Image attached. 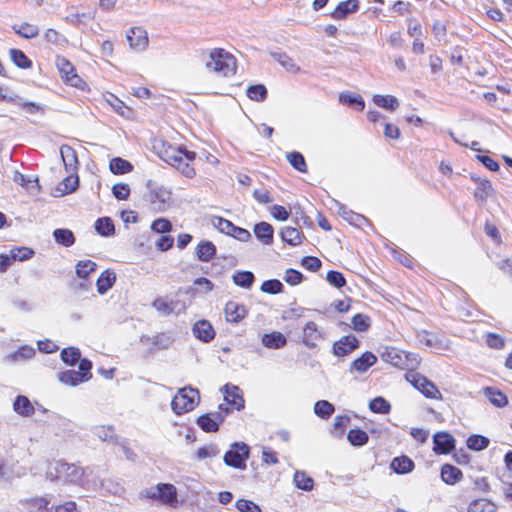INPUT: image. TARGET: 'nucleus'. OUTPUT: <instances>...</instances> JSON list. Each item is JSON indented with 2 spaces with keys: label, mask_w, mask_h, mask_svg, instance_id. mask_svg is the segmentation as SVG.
Segmentation results:
<instances>
[{
  "label": "nucleus",
  "mask_w": 512,
  "mask_h": 512,
  "mask_svg": "<svg viewBox=\"0 0 512 512\" xmlns=\"http://www.w3.org/2000/svg\"><path fill=\"white\" fill-rule=\"evenodd\" d=\"M205 66L209 71H213L224 77L234 75L236 72V59L229 52L221 48H215L210 51Z\"/></svg>",
  "instance_id": "f257e3e1"
},
{
  "label": "nucleus",
  "mask_w": 512,
  "mask_h": 512,
  "mask_svg": "<svg viewBox=\"0 0 512 512\" xmlns=\"http://www.w3.org/2000/svg\"><path fill=\"white\" fill-rule=\"evenodd\" d=\"M199 400V392L194 388H182L173 397L171 409L176 415H182L194 409Z\"/></svg>",
  "instance_id": "f03ea898"
},
{
  "label": "nucleus",
  "mask_w": 512,
  "mask_h": 512,
  "mask_svg": "<svg viewBox=\"0 0 512 512\" xmlns=\"http://www.w3.org/2000/svg\"><path fill=\"white\" fill-rule=\"evenodd\" d=\"M92 363L87 358H83L79 363V370H66L58 373V380L68 386H77L92 378Z\"/></svg>",
  "instance_id": "7ed1b4c3"
},
{
  "label": "nucleus",
  "mask_w": 512,
  "mask_h": 512,
  "mask_svg": "<svg viewBox=\"0 0 512 512\" xmlns=\"http://www.w3.org/2000/svg\"><path fill=\"white\" fill-rule=\"evenodd\" d=\"M142 498L158 500L163 504L173 506L177 503L176 488L172 484L160 483L154 487L142 490Z\"/></svg>",
  "instance_id": "20e7f679"
},
{
  "label": "nucleus",
  "mask_w": 512,
  "mask_h": 512,
  "mask_svg": "<svg viewBox=\"0 0 512 512\" xmlns=\"http://www.w3.org/2000/svg\"><path fill=\"white\" fill-rule=\"evenodd\" d=\"M250 455V447L244 442H234L224 455V463L235 469L245 470Z\"/></svg>",
  "instance_id": "39448f33"
},
{
  "label": "nucleus",
  "mask_w": 512,
  "mask_h": 512,
  "mask_svg": "<svg viewBox=\"0 0 512 512\" xmlns=\"http://www.w3.org/2000/svg\"><path fill=\"white\" fill-rule=\"evenodd\" d=\"M406 378L426 398L442 399V395L436 385L425 376L415 372H409L406 374Z\"/></svg>",
  "instance_id": "423d86ee"
},
{
  "label": "nucleus",
  "mask_w": 512,
  "mask_h": 512,
  "mask_svg": "<svg viewBox=\"0 0 512 512\" xmlns=\"http://www.w3.org/2000/svg\"><path fill=\"white\" fill-rule=\"evenodd\" d=\"M56 477L71 483H80L83 477V469L75 464L58 461L54 467Z\"/></svg>",
  "instance_id": "0eeeda50"
},
{
  "label": "nucleus",
  "mask_w": 512,
  "mask_h": 512,
  "mask_svg": "<svg viewBox=\"0 0 512 512\" xmlns=\"http://www.w3.org/2000/svg\"><path fill=\"white\" fill-rule=\"evenodd\" d=\"M159 156L167 164L174 166L181 164V159L183 158V156H185L187 160H194L196 154L195 152L192 151H187L181 148H176L174 146L168 145L163 146V149L160 151Z\"/></svg>",
  "instance_id": "6e6552de"
},
{
  "label": "nucleus",
  "mask_w": 512,
  "mask_h": 512,
  "mask_svg": "<svg viewBox=\"0 0 512 512\" xmlns=\"http://www.w3.org/2000/svg\"><path fill=\"white\" fill-rule=\"evenodd\" d=\"M171 198V193L163 186L155 187L150 190L147 200L150 202L152 209L156 211H164Z\"/></svg>",
  "instance_id": "1a4fd4ad"
},
{
  "label": "nucleus",
  "mask_w": 512,
  "mask_h": 512,
  "mask_svg": "<svg viewBox=\"0 0 512 512\" xmlns=\"http://www.w3.org/2000/svg\"><path fill=\"white\" fill-rule=\"evenodd\" d=\"M416 339L421 346H425L434 351L446 350L448 349L447 342L438 337L436 334L428 332L426 330H422L417 332Z\"/></svg>",
  "instance_id": "9d476101"
},
{
  "label": "nucleus",
  "mask_w": 512,
  "mask_h": 512,
  "mask_svg": "<svg viewBox=\"0 0 512 512\" xmlns=\"http://www.w3.org/2000/svg\"><path fill=\"white\" fill-rule=\"evenodd\" d=\"M127 41L130 47L138 52L144 51L149 43L146 30L141 27H132L127 32Z\"/></svg>",
  "instance_id": "9b49d317"
},
{
  "label": "nucleus",
  "mask_w": 512,
  "mask_h": 512,
  "mask_svg": "<svg viewBox=\"0 0 512 512\" xmlns=\"http://www.w3.org/2000/svg\"><path fill=\"white\" fill-rule=\"evenodd\" d=\"M223 421L222 412H211L198 417L196 423L205 432H216Z\"/></svg>",
  "instance_id": "f8f14e48"
},
{
  "label": "nucleus",
  "mask_w": 512,
  "mask_h": 512,
  "mask_svg": "<svg viewBox=\"0 0 512 512\" xmlns=\"http://www.w3.org/2000/svg\"><path fill=\"white\" fill-rule=\"evenodd\" d=\"M433 444L437 454H448L455 448V439L447 432H437L433 436Z\"/></svg>",
  "instance_id": "ddd939ff"
},
{
  "label": "nucleus",
  "mask_w": 512,
  "mask_h": 512,
  "mask_svg": "<svg viewBox=\"0 0 512 512\" xmlns=\"http://www.w3.org/2000/svg\"><path fill=\"white\" fill-rule=\"evenodd\" d=\"M359 347V340L354 335H346L336 341L333 345V353L343 357Z\"/></svg>",
  "instance_id": "4468645a"
},
{
  "label": "nucleus",
  "mask_w": 512,
  "mask_h": 512,
  "mask_svg": "<svg viewBox=\"0 0 512 512\" xmlns=\"http://www.w3.org/2000/svg\"><path fill=\"white\" fill-rule=\"evenodd\" d=\"M56 66L71 86H80L82 79L75 73L73 65L66 58L57 57Z\"/></svg>",
  "instance_id": "2eb2a0df"
},
{
  "label": "nucleus",
  "mask_w": 512,
  "mask_h": 512,
  "mask_svg": "<svg viewBox=\"0 0 512 512\" xmlns=\"http://www.w3.org/2000/svg\"><path fill=\"white\" fill-rule=\"evenodd\" d=\"M223 390L224 400L226 401L227 405L238 411L244 408V399L240 394V389L238 386L226 384L223 387Z\"/></svg>",
  "instance_id": "dca6fc26"
},
{
  "label": "nucleus",
  "mask_w": 512,
  "mask_h": 512,
  "mask_svg": "<svg viewBox=\"0 0 512 512\" xmlns=\"http://www.w3.org/2000/svg\"><path fill=\"white\" fill-rule=\"evenodd\" d=\"M323 339L322 332L319 331L315 322L309 321L303 328L302 342L308 348H314L318 340Z\"/></svg>",
  "instance_id": "f3484780"
},
{
  "label": "nucleus",
  "mask_w": 512,
  "mask_h": 512,
  "mask_svg": "<svg viewBox=\"0 0 512 512\" xmlns=\"http://www.w3.org/2000/svg\"><path fill=\"white\" fill-rule=\"evenodd\" d=\"M193 335L200 341L208 343L215 337V331L207 320L197 321L193 326Z\"/></svg>",
  "instance_id": "a211bd4d"
},
{
  "label": "nucleus",
  "mask_w": 512,
  "mask_h": 512,
  "mask_svg": "<svg viewBox=\"0 0 512 512\" xmlns=\"http://www.w3.org/2000/svg\"><path fill=\"white\" fill-rule=\"evenodd\" d=\"M226 320L231 323H238L247 315V309L244 305L235 301H229L225 305Z\"/></svg>",
  "instance_id": "6ab92c4d"
},
{
  "label": "nucleus",
  "mask_w": 512,
  "mask_h": 512,
  "mask_svg": "<svg viewBox=\"0 0 512 512\" xmlns=\"http://www.w3.org/2000/svg\"><path fill=\"white\" fill-rule=\"evenodd\" d=\"M13 411L21 417H31L35 407L27 396L18 395L13 402Z\"/></svg>",
  "instance_id": "aec40b11"
},
{
  "label": "nucleus",
  "mask_w": 512,
  "mask_h": 512,
  "mask_svg": "<svg viewBox=\"0 0 512 512\" xmlns=\"http://www.w3.org/2000/svg\"><path fill=\"white\" fill-rule=\"evenodd\" d=\"M256 238L264 245H271L274 238V228L268 222H259L254 226Z\"/></svg>",
  "instance_id": "412c9836"
},
{
  "label": "nucleus",
  "mask_w": 512,
  "mask_h": 512,
  "mask_svg": "<svg viewBox=\"0 0 512 512\" xmlns=\"http://www.w3.org/2000/svg\"><path fill=\"white\" fill-rule=\"evenodd\" d=\"M377 361V357L369 351L363 353L360 357L355 359L350 366V372L364 373Z\"/></svg>",
  "instance_id": "4be33fe9"
},
{
  "label": "nucleus",
  "mask_w": 512,
  "mask_h": 512,
  "mask_svg": "<svg viewBox=\"0 0 512 512\" xmlns=\"http://www.w3.org/2000/svg\"><path fill=\"white\" fill-rule=\"evenodd\" d=\"M359 9L358 0H346L340 2L335 10L331 13V17L336 20L346 18L349 14L355 13Z\"/></svg>",
  "instance_id": "5701e85b"
},
{
  "label": "nucleus",
  "mask_w": 512,
  "mask_h": 512,
  "mask_svg": "<svg viewBox=\"0 0 512 512\" xmlns=\"http://www.w3.org/2000/svg\"><path fill=\"white\" fill-rule=\"evenodd\" d=\"M60 154L66 171L68 173H74L78 164L75 150L68 145H62L60 148Z\"/></svg>",
  "instance_id": "b1692460"
},
{
  "label": "nucleus",
  "mask_w": 512,
  "mask_h": 512,
  "mask_svg": "<svg viewBox=\"0 0 512 512\" xmlns=\"http://www.w3.org/2000/svg\"><path fill=\"white\" fill-rule=\"evenodd\" d=\"M338 212L343 219L358 228H363L364 225L369 224L368 219L365 216L348 210L344 205L339 204Z\"/></svg>",
  "instance_id": "393cba45"
},
{
  "label": "nucleus",
  "mask_w": 512,
  "mask_h": 512,
  "mask_svg": "<svg viewBox=\"0 0 512 512\" xmlns=\"http://www.w3.org/2000/svg\"><path fill=\"white\" fill-rule=\"evenodd\" d=\"M116 281V274L114 271L107 269L103 271L97 279L96 286L100 295L105 294L113 287Z\"/></svg>",
  "instance_id": "a878e982"
},
{
  "label": "nucleus",
  "mask_w": 512,
  "mask_h": 512,
  "mask_svg": "<svg viewBox=\"0 0 512 512\" xmlns=\"http://www.w3.org/2000/svg\"><path fill=\"white\" fill-rule=\"evenodd\" d=\"M463 477L462 471L451 464H444L441 467V479L448 485H454Z\"/></svg>",
  "instance_id": "bb28decb"
},
{
  "label": "nucleus",
  "mask_w": 512,
  "mask_h": 512,
  "mask_svg": "<svg viewBox=\"0 0 512 512\" xmlns=\"http://www.w3.org/2000/svg\"><path fill=\"white\" fill-rule=\"evenodd\" d=\"M404 351L396 347H385L381 352V359L395 367L400 368L401 361H403Z\"/></svg>",
  "instance_id": "cd10ccee"
},
{
  "label": "nucleus",
  "mask_w": 512,
  "mask_h": 512,
  "mask_svg": "<svg viewBox=\"0 0 512 512\" xmlns=\"http://www.w3.org/2000/svg\"><path fill=\"white\" fill-rule=\"evenodd\" d=\"M390 467L397 474H406L414 469V462L408 456L403 455L395 457Z\"/></svg>",
  "instance_id": "c85d7f7f"
},
{
  "label": "nucleus",
  "mask_w": 512,
  "mask_h": 512,
  "mask_svg": "<svg viewBox=\"0 0 512 512\" xmlns=\"http://www.w3.org/2000/svg\"><path fill=\"white\" fill-rule=\"evenodd\" d=\"M216 254V246L211 241H201L196 247V256L202 262L210 261Z\"/></svg>",
  "instance_id": "c756f323"
},
{
  "label": "nucleus",
  "mask_w": 512,
  "mask_h": 512,
  "mask_svg": "<svg viewBox=\"0 0 512 512\" xmlns=\"http://www.w3.org/2000/svg\"><path fill=\"white\" fill-rule=\"evenodd\" d=\"M286 338L280 332L267 333L262 336V344L269 349H279L286 345Z\"/></svg>",
  "instance_id": "7c9ffc66"
},
{
  "label": "nucleus",
  "mask_w": 512,
  "mask_h": 512,
  "mask_svg": "<svg viewBox=\"0 0 512 512\" xmlns=\"http://www.w3.org/2000/svg\"><path fill=\"white\" fill-rule=\"evenodd\" d=\"M484 395L495 407L502 408L508 404L507 396L500 390L493 387L484 388Z\"/></svg>",
  "instance_id": "2f4dec72"
},
{
  "label": "nucleus",
  "mask_w": 512,
  "mask_h": 512,
  "mask_svg": "<svg viewBox=\"0 0 512 512\" xmlns=\"http://www.w3.org/2000/svg\"><path fill=\"white\" fill-rule=\"evenodd\" d=\"M280 236L285 243L291 246H297L302 243V233L295 227L288 226L282 228Z\"/></svg>",
  "instance_id": "473e14b6"
},
{
  "label": "nucleus",
  "mask_w": 512,
  "mask_h": 512,
  "mask_svg": "<svg viewBox=\"0 0 512 512\" xmlns=\"http://www.w3.org/2000/svg\"><path fill=\"white\" fill-rule=\"evenodd\" d=\"M340 103L354 107L358 111H363L365 108L364 99L358 95L350 92H342L339 95Z\"/></svg>",
  "instance_id": "72a5a7b5"
},
{
  "label": "nucleus",
  "mask_w": 512,
  "mask_h": 512,
  "mask_svg": "<svg viewBox=\"0 0 512 512\" xmlns=\"http://www.w3.org/2000/svg\"><path fill=\"white\" fill-rule=\"evenodd\" d=\"M109 169L115 175H123L131 172L133 165L121 157H115L110 160Z\"/></svg>",
  "instance_id": "f704fd0d"
},
{
  "label": "nucleus",
  "mask_w": 512,
  "mask_h": 512,
  "mask_svg": "<svg viewBox=\"0 0 512 512\" xmlns=\"http://www.w3.org/2000/svg\"><path fill=\"white\" fill-rule=\"evenodd\" d=\"M12 29L16 34L25 39L35 38L39 34L38 26L28 22H24L20 25H13Z\"/></svg>",
  "instance_id": "c9c22d12"
},
{
  "label": "nucleus",
  "mask_w": 512,
  "mask_h": 512,
  "mask_svg": "<svg viewBox=\"0 0 512 512\" xmlns=\"http://www.w3.org/2000/svg\"><path fill=\"white\" fill-rule=\"evenodd\" d=\"M347 439L352 446L362 447L368 443L369 436L364 430L354 428L349 430Z\"/></svg>",
  "instance_id": "e433bc0d"
},
{
  "label": "nucleus",
  "mask_w": 512,
  "mask_h": 512,
  "mask_svg": "<svg viewBox=\"0 0 512 512\" xmlns=\"http://www.w3.org/2000/svg\"><path fill=\"white\" fill-rule=\"evenodd\" d=\"M373 102L378 107L394 111L399 107V101L392 95H374Z\"/></svg>",
  "instance_id": "4c0bfd02"
},
{
  "label": "nucleus",
  "mask_w": 512,
  "mask_h": 512,
  "mask_svg": "<svg viewBox=\"0 0 512 512\" xmlns=\"http://www.w3.org/2000/svg\"><path fill=\"white\" fill-rule=\"evenodd\" d=\"M53 236L55 241L64 246V247H70L75 243V237L71 230L64 229V228H58L53 231Z\"/></svg>",
  "instance_id": "58836bf2"
},
{
  "label": "nucleus",
  "mask_w": 512,
  "mask_h": 512,
  "mask_svg": "<svg viewBox=\"0 0 512 512\" xmlns=\"http://www.w3.org/2000/svg\"><path fill=\"white\" fill-rule=\"evenodd\" d=\"M232 279L235 285L244 289H249L255 281V276L250 271H237L232 276Z\"/></svg>",
  "instance_id": "ea45409f"
},
{
  "label": "nucleus",
  "mask_w": 512,
  "mask_h": 512,
  "mask_svg": "<svg viewBox=\"0 0 512 512\" xmlns=\"http://www.w3.org/2000/svg\"><path fill=\"white\" fill-rule=\"evenodd\" d=\"M293 482L298 489L311 491L314 486V480L304 471H296L294 473Z\"/></svg>",
  "instance_id": "a19ab883"
},
{
  "label": "nucleus",
  "mask_w": 512,
  "mask_h": 512,
  "mask_svg": "<svg viewBox=\"0 0 512 512\" xmlns=\"http://www.w3.org/2000/svg\"><path fill=\"white\" fill-rule=\"evenodd\" d=\"M95 230L101 236L109 237L114 234L115 227L112 220L109 217H103L96 220Z\"/></svg>",
  "instance_id": "79ce46f5"
},
{
  "label": "nucleus",
  "mask_w": 512,
  "mask_h": 512,
  "mask_svg": "<svg viewBox=\"0 0 512 512\" xmlns=\"http://www.w3.org/2000/svg\"><path fill=\"white\" fill-rule=\"evenodd\" d=\"M490 440L482 435L473 434L467 438L466 445L470 450L482 451L489 446Z\"/></svg>",
  "instance_id": "37998d69"
},
{
  "label": "nucleus",
  "mask_w": 512,
  "mask_h": 512,
  "mask_svg": "<svg viewBox=\"0 0 512 512\" xmlns=\"http://www.w3.org/2000/svg\"><path fill=\"white\" fill-rule=\"evenodd\" d=\"M334 411V405L327 400H319L314 404V413L322 419L330 418Z\"/></svg>",
  "instance_id": "c03bdc74"
},
{
  "label": "nucleus",
  "mask_w": 512,
  "mask_h": 512,
  "mask_svg": "<svg viewBox=\"0 0 512 512\" xmlns=\"http://www.w3.org/2000/svg\"><path fill=\"white\" fill-rule=\"evenodd\" d=\"M79 179L77 175L72 173L64 178L57 186V190L62 195L74 192L78 187Z\"/></svg>",
  "instance_id": "a18cd8bd"
},
{
  "label": "nucleus",
  "mask_w": 512,
  "mask_h": 512,
  "mask_svg": "<svg viewBox=\"0 0 512 512\" xmlns=\"http://www.w3.org/2000/svg\"><path fill=\"white\" fill-rule=\"evenodd\" d=\"M60 356H61L62 361L65 364L70 365V366L75 365L77 362L80 363V360H82L81 359V352L76 347L64 348L61 351Z\"/></svg>",
  "instance_id": "49530a36"
},
{
  "label": "nucleus",
  "mask_w": 512,
  "mask_h": 512,
  "mask_svg": "<svg viewBox=\"0 0 512 512\" xmlns=\"http://www.w3.org/2000/svg\"><path fill=\"white\" fill-rule=\"evenodd\" d=\"M92 433L94 436H96L97 438L104 442H112L115 440V431L112 426H94L92 428Z\"/></svg>",
  "instance_id": "de8ad7c7"
},
{
  "label": "nucleus",
  "mask_w": 512,
  "mask_h": 512,
  "mask_svg": "<svg viewBox=\"0 0 512 512\" xmlns=\"http://www.w3.org/2000/svg\"><path fill=\"white\" fill-rule=\"evenodd\" d=\"M12 62L21 69H27L32 66L31 60L25 53L19 49H11L9 51Z\"/></svg>",
  "instance_id": "09e8293b"
},
{
  "label": "nucleus",
  "mask_w": 512,
  "mask_h": 512,
  "mask_svg": "<svg viewBox=\"0 0 512 512\" xmlns=\"http://www.w3.org/2000/svg\"><path fill=\"white\" fill-rule=\"evenodd\" d=\"M492 191V184L489 180H478V186L475 189L474 196L477 200L484 202L487 200Z\"/></svg>",
  "instance_id": "8fccbe9b"
},
{
  "label": "nucleus",
  "mask_w": 512,
  "mask_h": 512,
  "mask_svg": "<svg viewBox=\"0 0 512 512\" xmlns=\"http://www.w3.org/2000/svg\"><path fill=\"white\" fill-rule=\"evenodd\" d=\"M468 512H496V507L486 499H477L469 504Z\"/></svg>",
  "instance_id": "3c124183"
},
{
  "label": "nucleus",
  "mask_w": 512,
  "mask_h": 512,
  "mask_svg": "<svg viewBox=\"0 0 512 512\" xmlns=\"http://www.w3.org/2000/svg\"><path fill=\"white\" fill-rule=\"evenodd\" d=\"M247 97L253 101L262 102L267 98V89L263 84L251 85L246 91Z\"/></svg>",
  "instance_id": "603ef678"
},
{
  "label": "nucleus",
  "mask_w": 512,
  "mask_h": 512,
  "mask_svg": "<svg viewBox=\"0 0 512 512\" xmlns=\"http://www.w3.org/2000/svg\"><path fill=\"white\" fill-rule=\"evenodd\" d=\"M97 268V264L91 260H81L76 264V275L86 279Z\"/></svg>",
  "instance_id": "864d4df0"
},
{
  "label": "nucleus",
  "mask_w": 512,
  "mask_h": 512,
  "mask_svg": "<svg viewBox=\"0 0 512 512\" xmlns=\"http://www.w3.org/2000/svg\"><path fill=\"white\" fill-rule=\"evenodd\" d=\"M369 409L373 413L388 414L391 410V405L386 399L378 396L369 402Z\"/></svg>",
  "instance_id": "5fc2aeb1"
},
{
  "label": "nucleus",
  "mask_w": 512,
  "mask_h": 512,
  "mask_svg": "<svg viewBox=\"0 0 512 512\" xmlns=\"http://www.w3.org/2000/svg\"><path fill=\"white\" fill-rule=\"evenodd\" d=\"M290 165L299 172H306L307 165L304 156L300 152H290L286 156Z\"/></svg>",
  "instance_id": "6e6d98bb"
},
{
  "label": "nucleus",
  "mask_w": 512,
  "mask_h": 512,
  "mask_svg": "<svg viewBox=\"0 0 512 512\" xmlns=\"http://www.w3.org/2000/svg\"><path fill=\"white\" fill-rule=\"evenodd\" d=\"M274 59L287 71L298 73L300 71V67L295 64L293 59L289 57L285 53H274Z\"/></svg>",
  "instance_id": "4d7b16f0"
},
{
  "label": "nucleus",
  "mask_w": 512,
  "mask_h": 512,
  "mask_svg": "<svg viewBox=\"0 0 512 512\" xmlns=\"http://www.w3.org/2000/svg\"><path fill=\"white\" fill-rule=\"evenodd\" d=\"M173 342L174 338L169 333H159L151 339V344L159 350L168 349Z\"/></svg>",
  "instance_id": "13d9d810"
},
{
  "label": "nucleus",
  "mask_w": 512,
  "mask_h": 512,
  "mask_svg": "<svg viewBox=\"0 0 512 512\" xmlns=\"http://www.w3.org/2000/svg\"><path fill=\"white\" fill-rule=\"evenodd\" d=\"M220 454V449L217 444L210 443L203 447L198 448L196 451V458L204 460L206 458H213Z\"/></svg>",
  "instance_id": "bf43d9fd"
},
{
  "label": "nucleus",
  "mask_w": 512,
  "mask_h": 512,
  "mask_svg": "<svg viewBox=\"0 0 512 512\" xmlns=\"http://www.w3.org/2000/svg\"><path fill=\"white\" fill-rule=\"evenodd\" d=\"M36 354V350L32 346L24 345L21 346L17 351L10 355L13 361L20 362L33 358Z\"/></svg>",
  "instance_id": "052dcab7"
},
{
  "label": "nucleus",
  "mask_w": 512,
  "mask_h": 512,
  "mask_svg": "<svg viewBox=\"0 0 512 512\" xmlns=\"http://www.w3.org/2000/svg\"><path fill=\"white\" fill-rule=\"evenodd\" d=\"M402 359L400 369L409 370L410 372H413L420 364V358L416 353L404 351Z\"/></svg>",
  "instance_id": "680f3d73"
},
{
  "label": "nucleus",
  "mask_w": 512,
  "mask_h": 512,
  "mask_svg": "<svg viewBox=\"0 0 512 512\" xmlns=\"http://www.w3.org/2000/svg\"><path fill=\"white\" fill-rule=\"evenodd\" d=\"M34 255V251L28 247H16L10 250V257L12 261H25Z\"/></svg>",
  "instance_id": "e2e57ef3"
},
{
  "label": "nucleus",
  "mask_w": 512,
  "mask_h": 512,
  "mask_svg": "<svg viewBox=\"0 0 512 512\" xmlns=\"http://www.w3.org/2000/svg\"><path fill=\"white\" fill-rule=\"evenodd\" d=\"M371 324L369 316L358 313L352 318L353 329L358 332L366 331Z\"/></svg>",
  "instance_id": "0e129e2a"
},
{
  "label": "nucleus",
  "mask_w": 512,
  "mask_h": 512,
  "mask_svg": "<svg viewBox=\"0 0 512 512\" xmlns=\"http://www.w3.org/2000/svg\"><path fill=\"white\" fill-rule=\"evenodd\" d=\"M283 284L277 279L266 280L262 283L260 289L264 293L278 294L283 291Z\"/></svg>",
  "instance_id": "69168bd1"
},
{
  "label": "nucleus",
  "mask_w": 512,
  "mask_h": 512,
  "mask_svg": "<svg viewBox=\"0 0 512 512\" xmlns=\"http://www.w3.org/2000/svg\"><path fill=\"white\" fill-rule=\"evenodd\" d=\"M328 283L336 288H342L346 284L345 277L342 273L330 270L326 275Z\"/></svg>",
  "instance_id": "338daca9"
},
{
  "label": "nucleus",
  "mask_w": 512,
  "mask_h": 512,
  "mask_svg": "<svg viewBox=\"0 0 512 512\" xmlns=\"http://www.w3.org/2000/svg\"><path fill=\"white\" fill-rule=\"evenodd\" d=\"M236 508L240 512H261V508L259 507V505H257L253 501L246 499L237 500Z\"/></svg>",
  "instance_id": "774afa93"
}]
</instances>
